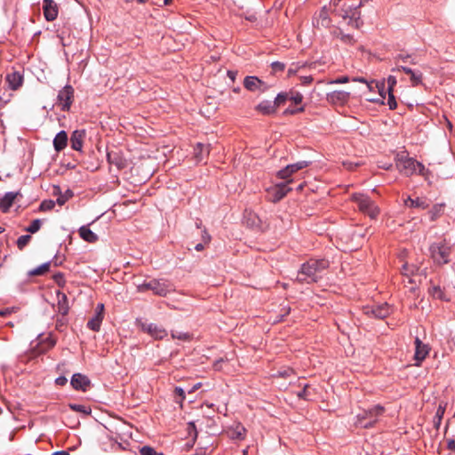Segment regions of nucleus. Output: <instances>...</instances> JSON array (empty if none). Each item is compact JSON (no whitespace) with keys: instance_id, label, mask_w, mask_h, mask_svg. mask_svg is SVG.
<instances>
[{"instance_id":"f257e3e1","label":"nucleus","mask_w":455,"mask_h":455,"mask_svg":"<svg viewBox=\"0 0 455 455\" xmlns=\"http://www.w3.org/2000/svg\"><path fill=\"white\" fill-rule=\"evenodd\" d=\"M329 261L325 259H311L301 265L298 273L299 282L314 283L322 277L323 271L328 268Z\"/></svg>"},{"instance_id":"f03ea898","label":"nucleus","mask_w":455,"mask_h":455,"mask_svg":"<svg viewBox=\"0 0 455 455\" xmlns=\"http://www.w3.org/2000/svg\"><path fill=\"white\" fill-rule=\"evenodd\" d=\"M384 411V407L379 404L369 407L355 416V425L362 428H371L379 421Z\"/></svg>"},{"instance_id":"7ed1b4c3","label":"nucleus","mask_w":455,"mask_h":455,"mask_svg":"<svg viewBox=\"0 0 455 455\" xmlns=\"http://www.w3.org/2000/svg\"><path fill=\"white\" fill-rule=\"evenodd\" d=\"M396 166L400 172H402L405 176H411L414 173L425 175L427 171L422 163L418 162L414 158L403 155V153L397 155Z\"/></svg>"},{"instance_id":"20e7f679","label":"nucleus","mask_w":455,"mask_h":455,"mask_svg":"<svg viewBox=\"0 0 455 455\" xmlns=\"http://www.w3.org/2000/svg\"><path fill=\"white\" fill-rule=\"evenodd\" d=\"M451 250V244L445 239L433 243L429 247L431 258L438 265H444L450 262Z\"/></svg>"},{"instance_id":"39448f33","label":"nucleus","mask_w":455,"mask_h":455,"mask_svg":"<svg viewBox=\"0 0 455 455\" xmlns=\"http://www.w3.org/2000/svg\"><path fill=\"white\" fill-rule=\"evenodd\" d=\"M352 200L356 204L359 211L368 215L371 219H376L379 214V208L368 196L354 194Z\"/></svg>"},{"instance_id":"423d86ee","label":"nucleus","mask_w":455,"mask_h":455,"mask_svg":"<svg viewBox=\"0 0 455 455\" xmlns=\"http://www.w3.org/2000/svg\"><path fill=\"white\" fill-rule=\"evenodd\" d=\"M74 99V89L71 85L67 84L59 91L57 96V103L60 106V109L65 112L70 110Z\"/></svg>"},{"instance_id":"0eeeda50","label":"nucleus","mask_w":455,"mask_h":455,"mask_svg":"<svg viewBox=\"0 0 455 455\" xmlns=\"http://www.w3.org/2000/svg\"><path fill=\"white\" fill-rule=\"evenodd\" d=\"M363 314L378 319H384L392 313V307L387 303L364 307Z\"/></svg>"},{"instance_id":"6e6552de","label":"nucleus","mask_w":455,"mask_h":455,"mask_svg":"<svg viewBox=\"0 0 455 455\" xmlns=\"http://www.w3.org/2000/svg\"><path fill=\"white\" fill-rule=\"evenodd\" d=\"M150 291L154 292V294L164 297L169 292L174 291V287L172 283L167 279H152L151 285H149Z\"/></svg>"},{"instance_id":"1a4fd4ad","label":"nucleus","mask_w":455,"mask_h":455,"mask_svg":"<svg viewBox=\"0 0 455 455\" xmlns=\"http://www.w3.org/2000/svg\"><path fill=\"white\" fill-rule=\"evenodd\" d=\"M311 162L309 161H299L297 163L288 164L277 172V177L282 180H290V177L299 170H302L309 166Z\"/></svg>"},{"instance_id":"9d476101","label":"nucleus","mask_w":455,"mask_h":455,"mask_svg":"<svg viewBox=\"0 0 455 455\" xmlns=\"http://www.w3.org/2000/svg\"><path fill=\"white\" fill-rule=\"evenodd\" d=\"M292 182V180H289L286 182H281L268 190V194L271 196V201L278 202L283 199L291 188L289 184Z\"/></svg>"},{"instance_id":"9b49d317","label":"nucleus","mask_w":455,"mask_h":455,"mask_svg":"<svg viewBox=\"0 0 455 455\" xmlns=\"http://www.w3.org/2000/svg\"><path fill=\"white\" fill-rule=\"evenodd\" d=\"M243 86L250 92H261L267 91L268 85L254 76H247L243 80Z\"/></svg>"},{"instance_id":"f8f14e48","label":"nucleus","mask_w":455,"mask_h":455,"mask_svg":"<svg viewBox=\"0 0 455 455\" xmlns=\"http://www.w3.org/2000/svg\"><path fill=\"white\" fill-rule=\"evenodd\" d=\"M331 22L329 10L326 6H323L313 18V26L317 28H329Z\"/></svg>"},{"instance_id":"ddd939ff","label":"nucleus","mask_w":455,"mask_h":455,"mask_svg":"<svg viewBox=\"0 0 455 455\" xmlns=\"http://www.w3.org/2000/svg\"><path fill=\"white\" fill-rule=\"evenodd\" d=\"M430 347L427 344L423 343L419 338L415 339V354L414 360L415 365L419 366L429 354Z\"/></svg>"},{"instance_id":"4468645a","label":"nucleus","mask_w":455,"mask_h":455,"mask_svg":"<svg viewBox=\"0 0 455 455\" xmlns=\"http://www.w3.org/2000/svg\"><path fill=\"white\" fill-rule=\"evenodd\" d=\"M393 72L403 71L405 74L410 76L411 84L412 86H418L422 84L423 74L419 70H413L408 67L398 65L392 68Z\"/></svg>"},{"instance_id":"2eb2a0df","label":"nucleus","mask_w":455,"mask_h":455,"mask_svg":"<svg viewBox=\"0 0 455 455\" xmlns=\"http://www.w3.org/2000/svg\"><path fill=\"white\" fill-rule=\"evenodd\" d=\"M141 329L143 331L148 332L150 336H152L156 339H162L167 336V331L165 329H164L153 323H141Z\"/></svg>"},{"instance_id":"dca6fc26","label":"nucleus","mask_w":455,"mask_h":455,"mask_svg":"<svg viewBox=\"0 0 455 455\" xmlns=\"http://www.w3.org/2000/svg\"><path fill=\"white\" fill-rule=\"evenodd\" d=\"M44 16L47 21H53L57 19L59 9L57 4L53 0L43 1Z\"/></svg>"},{"instance_id":"f3484780","label":"nucleus","mask_w":455,"mask_h":455,"mask_svg":"<svg viewBox=\"0 0 455 455\" xmlns=\"http://www.w3.org/2000/svg\"><path fill=\"white\" fill-rule=\"evenodd\" d=\"M70 384L76 390L86 391L91 385L89 378L82 373L73 374Z\"/></svg>"},{"instance_id":"a211bd4d","label":"nucleus","mask_w":455,"mask_h":455,"mask_svg":"<svg viewBox=\"0 0 455 455\" xmlns=\"http://www.w3.org/2000/svg\"><path fill=\"white\" fill-rule=\"evenodd\" d=\"M350 93L344 91H334L327 93L326 99L331 104L342 105L348 101Z\"/></svg>"},{"instance_id":"6ab92c4d","label":"nucleus","mask_w":455,"mask_h":455,"mask_svg":"<svg viewBox=\"0 0 455 455\" xmlns=\"http://www.w3.org/2000/svg\"><path fill=\"white\" fill-rule=\"evenodd\" d=\"M85 135V130H76L72 132L70 138V144L72 149L76 151H82Z\"/></svg>"},{"instance_id":"aec40b11","label":"nucleus","mask_w":455,"mask_h":455,"mask_svg":"<svg viewBox=\"0 0 455 455\" xmlns=\"http://www.w3.org/2000/svg\"><path fill=\"white\" fill-rule=\"evenodd\" d=\"M376 87L378 88L379 95L382 97V99H386V96L387 95V104L388 105L389 108L395 109L397 107V103L395 100V97L393 93V91H385L384 83H382L380 85L376 84Z\"/></svg>"},{"instance_id":"412c9836","label":"nucleus","mask_w":455,"mask_h":455,"mask_svg":"<svg viewBox=\"0 0 455 455\" xmlns=\"http://www.w3.org/2000/svg\"><path fill=\"white\" fill-rule=\"evenodd\" d=\"M6 83L12 90H17L23 83V76L19 71H13L6 76Z\"/></svg>"},{"instance_id":"4be33fe9","label":"nucleus","mask_w":455,"mask_h":455,"mask_svg":"<svg viewBox=\"0 0 455 455\" xmlns=\"http://www.w3.org/2000/svg\"><path fill=\"white\" fill-rule=\"evenodd\" d=\"M404 204L410 208H419V209H427L429 207V202L427 198L424 197H417L415 199L411 196H407L404 199Z\"/></svg>"},{"instance_id":"5701e85b","label":"nucleus","mask_w":455,"mask_h":455,"mask_svg":"<svg viewBox=\"0 0 455 455\" xmlns=\"http://www.w3.org/2000/svg\"><path fill=\"white\" fill-rule=\"evenodd\" d=\"M68 133L65 131L59 132L52 141L53 148L56 152L62 151L68 145Z\"/></svg>"},{"instance_id":"b1692460","label":"nucleus","mask_w":455,"mask_h":455,"mask_svg":"<svg viewBox=\"0 0 455 455\" xmlns=\"http://www.w3.org/2000/svg\"><path fill=\"white\" fill-rule=\"evenodd\" d=\"M276 106L274 101L271 100H262L256 106V110L259 113L269 116L276 112Z\"/></svg>"},{"instance_id":"393cba45","label":"nucleus","mask_w":455,"mask_h":455,"mask_svg":"<svg viewBox=\"0 0 455 455\" xmlns=\"http://www.w3.org/2000/svg\"><path fill=\"white\" fill-rule=\"evenodd\" d=\"M58 303H57V312L60 314L63 317L68 315L69 307L68 303V297L65 293L61 291L57 292Z\"/></svg>"},{"instance_id":"a878e982","label":"nucleus","mask_w":455,"mask_h":455,"mask_svg":"<svg viewBox=\"0 0 455 455\" xmlns=\"http://www.w3.org/2000/svg\"><path fill=\"white\" fill-rule=\"evenodd\" d=\"M17 195H18V193H15V192H7L0 199V210L3 212H7L10 210Z\"/></svg>"},{"instance_id":"bb28decb","label":"nucleus","mask_w":455,"mask_h":455,"mask_svg":"<svg viewBox=\"0 0 455 455\" xmlns=\"http://www.w3.org/2000/svg\"><path fill=\"white\" fill-rule=\"evenodd\" d=\"M78 232L81 238L88 243H95L99 239L98 235L86 226H82Z\"/></svg>"},{"instance_id":"cd10ccee","label":"nucleus","mask_w":455,"mask_h":455,"mask_svg":"<svg viewBox=\"0 0 455 455\" xmlns=\"http://www.w3.org/2000/svg\"><path fill=\"white\" fill-rule=\"evenodd\" d=\"M331 35L334 37L339 38L342 43L347 44H353L355 42L353 36H351L350 34H345L339 28H334L331 31Z\"/></svg>"},{"instance_id":"c85d7f7f","label":"nucleus","mask_w":455,"mask_h":455,"mask_svg":"<svg viewBox=\"0 0 455 455\" xmlns=\"http://www.w3.org/2000/svg\"><path fill=\"white\" fill-rule=\"evenodd\" d=\"M103 320V315H100V312H96L92 319L87 323V327L93 331H99Z\"/></svg>"},{"instance_id":"c756f323","label":"nucleus","mask_w":455,"mask_h":455,"mask_svg":"<svg viewBox=\"0 0 455 455\" xmlns=\"http://www.w3.org/2000/svg\"><path fill=\"white\" fill-rule=\"evenodd\" d=\"M245 427L238 423L230 430L229 435L232 439L243 440L245 437Z\"/></svg>"},{"instance_id":"7c9ffc66","label":"nucleus","mask_w":455,"mask_h":455,"mask_svg":"<svg viewBox=\"0 0 455 455\" xmlns=\"http://www.w3.org/2000/svg\"><path fill=\"white\" fill-rule=\"evenodd\" d=\"M210 152V146L203 143H197L196 148L195 149V156L197 161H203L205 155Z\"/></svg>"},{"instance_id":"2f4dec72","label":"nucleus","mask_w":455,"mask_h":455,"mask_svg":"<svg viewBox=\"0 0 455 455\" xmlns=\"http://www.w3.org/2000/svg\"><path fill=\"white\" fill-rule=\"evenodd\" d=\"M444 210L443 204H435L428 212V215L431 221L436 220L443 213Z\"/></svg>"},{"instance_id":"473e14b6","label":"nucleus","mask_w":455,"mask_h":455,"mask_svg":"<svg viewBox=\"0 0 455 455\" xmlns=\"http://www.w3.org/2000/svg\"><path fill=\"white\" fill-rule=\"evenodd\" d=\"M50 265H51L50 261L45 262V263L38 266L37 267L30 270L28 274H29V275H42L49 270Z\"/></svg>"},{"instance_id":"72a5a7b5","label":"nucleus","mask_w":455,"mask_h":455,"mask_svg":"<svg viewBox=\"0 0 455 455\" xmlns=\"http://www.w3.org/2000/svg\"><path fill=\"white\" fill-rule=\"evenodd\" d=\"M69 407L72 411L81 412L84 415L91 413V408L84 404L71 403L69 404Z\"/></svg>"},{"instance_id":"f704fd0d","label":"nucleus","mask_w":455,"mask_h":455,"mask_svg":"<svg viewBox=\"0 0 455 455\" xmlns=\"http://www.w3.org/2000/svg\"><path fill=\"white\" fill-rule=\"evenodd\" d=\"M30 240H31L30 235H20L16 242V244H17V247L19 248V250L22 251L28 244Z\"/></svg>"},{"instance_id":"c9c22d12","label":"nucleus","mask_w":455,"mask_h":455,"mask_svg":"<svg viewBox=\"0 0 455 455\" xmlns=\"http://www.w3.org/2000/svg\"><path fill=\"white\" fill-rule=\"evenodd\" d=\"M42 225V220L39 219L34 220L28 227L25 228L27 232H29L31 234L36 233Z\"/></svg>"},{"instance_id":"e433bc0d","label":"nucleus","mask_w":455,"mask_h":455,"mask_svg":"<svg viewBox=\"0 0 455 455\" xmlns=\"http://www.w3.org/2000/svg\"><path fill=\"white\" fill-rule=\"evenodd\" d=\"M288 100H289V92H279L276 95L274 102H275L276 108H278V107L283 105Z\"/></svg>"},{"instance_id":"4c0bfd02","label":"nucleus","mask_w":455,"mask_h":455,"mask_svg":"<svg viewBox=\"0 0 455 455\" xmlns=\"http://www.w3.org/2000/svg\"><path fill=\"white\" fill-rule=\"evenodd\" d=\"M429 293L434 298L439 299H444L443 292L441 290L440 286L434 285L431 288H429Z\"/></svg>"},{"instance_id":"58836bf2","label":"nucleus","mask_w":455,"mask_h":455,"mask_svg":"<svg viewBox=\"0 0 455 455\" xmlns=\"http://www.w3.org/2000/svg\"><path fill=\"white\" fill-rule=\"evenodd\" d=\"M303 96L299 92H289V100L292 101L294 104H299L302 102Z\"/></svg>"},{"instance_id":"ea45409f","label":"nucleus","mask_w":455,"mask_h":455,"mask_svg":"<svg viewBox=\"0 0 455 455\" xmlns=\"http://www.w3.org/2000/svg\"><path fill=\"white\" fill-rule=\"evenodd\" d=\"M55 204L53 200H44L40 204V210L43 212L50 211L54 208Z\"/></svg>"},{"instance_id":"a19ab883","label":"nucleus","mask_w":455,"mask_h":455,"mask_svg":"<svg viewBox=\"0 0 455 455\" xmlns=\"http://www.w3.org/2000/svg\"><path fill=\"white\" fill-rule=\"evenodd\" d=\"M54 282L60 287H64L66 284L65 275L61 272H58L52 276Z\"/></svg>"},{"instance_id":"79ce46f5","label":"nucleus","mask_w":455,"mask_h":455,"mask_svg":"<svg viewBox=\"0 0 455 455\" xmlns=\"http://www.w3.org/2000/svg\"><path fill=\"white\" fill-rule=\"evenodd\" d=\"M172 339H178L180 340H189L190 339V334L188 332H182V331H172Z\"/></svg>"},{"instance_id":"37998d69","label":"nucleus","mask_w":455,"mask_h":455,"mask_svg":"<svg viewBox=\"0 0 455 455\" xmlns=\"http://www.w3.org/2000/svg\"><path fill=\"white\" fill-rule=\"evenodd\" d=\"M140 455H157L156 450L150 446H143L140 450Z\"/></svg>"},{"instance_id":"c03bdc74","label":"nucleus","mask_w":455,"mask_h":455,"mask_svg":"<svg viewBox=\"0 0 455 455\" xmlns=\"http://www.w3.org/2000/svg\"><path fill=\"white\" fill-rule=\"evenodd\" d=\"M108 160L111 164L116 165L119 169L123 167L121 159L116 156H113L111 154H108Z\"/></svg>"},{"instance_id":"a18cd8bd","label":"nucleus","mask_w":455,"mask_h":455,"mask_svg":"<svg viewBox=\"0 0 455 455\" xmlns=\"http://www.w3.org/2000/svg\"><path fill=\"white\" fill-rule=\"evenodd\" d=\"M387 87L385 88V91H393L394 87L395 86L397 81L396 77L394 76H389L387 79Z\"/></svg>"},{"instance_id":"49530a36","label":"nucleus","mask_w":455,"mask_h":455,"mask_svg":"<svg viewBox=\"0 0 455 455\" xmlns=\"http://www.w3.org/2000/svg\"><path fill=\"white\" fill-rule=\"evenodd\" d=\"M174 394L176 396L180 398L177 402L182 403L185 400V390L180 387H176L174 389Z\"/></svg>"},{"instance_id":"de8ad7c7","label":"nucleus","mask_w":455,"mask_h":455,"mask_svg":"<svg viewBox=\"0 0 455 455\" xmlns=\"http://www.w3.org/2000/svg\"><path fill=\"white\" fill-rule=\"evenodd\" d=\"M271 67L274 72H282L285 68L284 63L280 61L272 62Z\"/></svg>"},{"instance_id":"09e8293b","label":"nucleus","mask_w":455,"mask_h":455,"mask_svg":"<svg viewBox=\"0 0 455 455\" xmlns=\"http://www.w3.org/2000/svg\"><path fill=\"white\" fill-rule=\"evenodd\" d=\"M444 411H445V408L443 407L442 405H439L437 411H436V413H435V419H436L437 421L435 422V425L438 426L442 420V418L444 414Z\"/></svg>"},{"instance_id":"8fccbe9b","label":"nucleus","mask_w":455,"mask_h":455,"mask_svg":"<svg viewBox=\"0 0 455 455\" xmlns=\"http://www.w3.org/2000/svg\"><path fill=\"white\" fill-rule=\"evenodd\" d=\"M188 425V434L190 435H193V439L196 440L197 438V430L196 424L194 422H189Z\"/></svg>"},{"instance_id":"3c124183","label":"nucleus","mask_w":455,"mask_h":455,"mask_svg":"<svg viewBox=\"0 0 455 455\" xmlns=\"http://www.w3.org/2000/svg\"><path fill=\"white\" fill-rule=\"evenodd\" d=\"M305 110L304 107H299V108H286L284 111H283V115H296L298 113H301Z\"/></svg>"},{"instance_id":"603ef678","label":"nucleus","mask_w":455,"mask_h":455,"mask_svg":"<svg viewBox=\"0 0 455 455\" xmlns=\"http://www.w3.org/2000/svg\"><path fill=\"white\" fill-rule=\"evenodd\" d=\"M294 374V371L291 368L284 369L283 371H278L276 376L282 377V378H287L291 375Z\"/></svg>"},{"instance_id":"864d4df0","label":"nucleus","mask_w":455,"mask_h":455,"mask_svg":"<svg viewBox=\"0 0 455 455\" xmlns=\"http://www.w3.org/2000/svg\"><path fill=\"white\" fill-rule=\"evenodd\" d=\"M149 285H151V280L148 282H144L137 286V290L140 292H144L146 291L150 290Z\"/></svg>"},{"instance_id":"5fc2aeb1","label":"nucleus","mask_w":455,"mask_h":455,"mask_svg":"<svg viewBox=\"0 0 455 455\" xmlns=\"http://www.w3.org/2000/svg\"><path fill=\"white\" fill-rule=\"evenodd\" d=\"M307 388V385H305L303 389L300 390L299 392H298L297 395L299 398L305 399V400L308 399L309 394H308Z\"/></svg>"},{"instance_id":"6e6d98bb","label":"nucleus","mask_w":455,"mask_h":455,"mask_svg":"<svg viewBox=\"0 0 455 455\" xmlns=\"http://www.w3.org/2000/svg\"><path fill=\"white\" fill-rule=\"evenodd\" d=\"M410 58H411V55H409V54L399 53L395 56V61L396 63L399 61L406 62L407 60Z\"/></svg>"},{"instance_id":"4d7b16f0","label":"nucleus","mask_w":455,"mask_h":455,"mask_svg":"<svg viewBox=\"0 0 455 455\" xmlns=\"http://www.w3.org/2000/svg\"><path fill=\"white\" fill-rule=\"evenodd\" d=\"M68 200V196L66 195H60L55 201V204H58L59 205H63Z\"/></svg>"},{"instance_id":"13d9d810","label":"nucleus","mask_w":455,"mask_h":455,"mask_svg":"<svg viewBox=\"0 0 455 455\" xmlns=\"http://www.w3.org/2000/svg\"><path fill=\"white\" fill-rule=\"evenodd\" d=\"M312 81H313V77L311 76H300V82H301V84H303V85H307V84H311Z\"/></svg>"},{"instance_id":"bf43d9fd","label":"nucleus","mask_w":455,"mask_h":455,"mask_svg":"<svg viewBox=\"0 0 455 455\" xmlns=\"http://www.w3.org/2000/svg\"><path fill=\"white\" fill-rule=\"evenodd\" d=\"M348 80H349L348 77L345 76L339 77L335 80H332L330 83L331 84H345V83L348 82Z\"/></svg>"},{"instance_id":"052dcab7","label":"nucleus","mask_w":455,"mask_h":455,"mask_svg":"<svg viewBox=\"0 0 455 455\" xmlns=\"http://www.w3.org/2000/svg\"><path fill=\"white\" fill-rule=\"evenodd\" d=\"M236 75H237V72H236V71H233V70H228V78H229L232 82H235V77H236Z\"/></svg>"},{"instance_id":"680f3d73","label":"nucleus","mask_w":455,"mask_h":455,"mask_svg":"<svg viewBox=\"0 0 455 455\" xmlns=\"http://www.w3.org/2000/svg\"><path fill=\"white\" fill-rule=\"evenodd\" d=\"M68 379L65 377H59L56 379L55 382L57 385L63 386L67 383Z\"/></svg>"},{"instance_id":"e2e57ef3","label":"nucleus","mask_w":455,"mask_h":455,"mask_svg":"<svg viewBox=\"0 0 455 455\" xmlns=\"http://www.w3.org/2000/svg\"><path fill=\"white\" fill-rule=\"evenodd\" d=\"M211 241V235L204 230L203 235V243H209Z\"/></svg>"},{"instance_id":"0e129e2a","label":"nucleus","mask_w":455,"mask_h":455,"mask_svg":"<svg viewBox=\"0 0 455 455\" xmlns=\"http://www.w3.org/2000/svg\"><path fill=\"white\" fill-rule=\"evenodd\" d=\"M403 267V270L405 271V274H407V272L413 274V272L415 270V267H411V269H409V266L407 264H404Z\"/></svg>"},{"instance_id":"69168bd1","label":"nucleus","mask_w":455,"mask_h":455,"mask_svg":"<svg viewBox=\"0 0 455 455\" xmlns=\"http://www.w3.org/2000/svg\"><path fill=\"white\" fill-rule=\"evenodd\" d=\"M204 249V243H199L195 246V250L197 251H201Z\"/></svg>"},{"instance_id":"338daca9","label":"nucleus","mask_w":455,"mask_h":455,"mask_svg":"<svg viewBox=\"0 0 455 455\" xmlns=\"http://www.w3.org/2000/svg\"><path fill=\"white\" fill-rule=\"evenodd\" d=\"M448 448L451 451H455V441L454 440H450L448 442Z\"/></svg>"},{"instance_id":"774afa93","label":"nucleus","mask_w":455,"mask_h":455,"mask_svg":"<svg viewBox=\"0 0 455 455\" xmlns=\"http://www.w3.org/2000/svg\"><path fill=\"white\" fill-rule=\"evenodd\" d=\"M52 455H70V454L66 451H58L53 452Z\"/></svg>"}]
</instances>
